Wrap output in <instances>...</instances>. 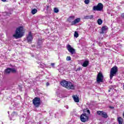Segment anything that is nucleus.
<instances>
[{
	"mask_svg": "<svg viewBox=\"0 0 124 124\" xmlns=\"http://www.w3.org/2000/svg\"><path fill=\"white\" fill-rule=\"evenodd\" d=\"M67 48L68 51H69V52H70V53H71L72 55H73V54L75 53V49L71 47V46H70V45H68L67 46Z\"/></svg>",
	"mask_w": 124,
	"mask_h": 124,
	"instance_id": "nucleus-11",
	"label": "nucleus"
},
{
	"mask_svg": "<svg viewBox=\"0 0 124 124\" xmlns=\"http://www.w3.org/2000/svg\"><path fill=\"white\" fill-rule=\"evenodd\" d=\"M87 113L88 114H90V110H87Z\"/></svg>",
	"mask_w": 124,
	"mask_h": 124,
	"instance_id": "nucleus-32",
	"label": "nucleus"
},
{
	"mask_svg": "<svg viewBox=\"0 0 124 124\" xmlns=\"http://www.w3.org/2000/svg\"><path fill=\"white\" fill-rule=\"evenodd\" d=\"M80 20L81 19H80V18H76L75 20L72 22V26H73V25H75L76 24H78V23H79Z\"/></svg>",
	"mask_w": 124,
	"mask_h": 124,
	"instance_id": "nucleus-12",
	"label": "nucleus"
},
{
	"mask_svg": "<svg viewBox=\"0 0 124 124\" xmlns=\"http://www.w3.org/2000/svg\"><path fill=\"white\" fill-rule=\"evenodd\" d=\"M97 23L98 25H101L102 24V20L98 19L97 20Z\"/></svg>",
	"mask_w": 124,
	"mask_h": 124,
	"instance_id": "nucleus-24",
	"label": "nucleus"
},
{
	"mask_svg": "<svg viewBox=\"0 0 124 124\" xmlns=\"http://www.w3.org/2000/svg\"><path fill=\"white\" fill-rule=\"evenodd\" d=\"M104 79V77L101 72H99L96 78L97 83H102L103 82V79Z\"/></svg>",
	"mask_w": 124,
	"mask_h": 124,
	"instance_id": "nucleus-5",
	"label": "nucleus"
},
{
	"mask_svg": "<svg viewBox=\"0 0 124 124\" xmlns=\"http://www.w3.org/2000/svg\"><path fill=\"white\" fill-rule=\"evenodd\" d=\"M42 43H43V40H42V39H39L37 43L38 45L40 46L42 44Z\"/></svg>",
	"mask_w": 124,
	"mask_h": 124,
	"instance_id": "nucleus-18",
	"label": "nucleus"
},
{
	"mask_svg": "<svg viewBox=\"0 0 124 124\" xmlns=\"http://www.w3.org/2000/svg\"><path fill=\"white\" fill-rule=\"evenodd\" d=\"M74 18H75L74 16H70V17L68 18V20L69 21V22H72V21H73V20H74Z\"/></svg>",
	"mask_w": 124,
	"mask_h": 124,
	"instance_id": "nucleus-21",
	"label": "nucleus"
},
{
	"mask_svg": "<svg viewBox=\"0 0 124 124\" xmlns=\"http://www.w3.org/2000/svg\"><path fill=\"white\" fill-rule=\"evenodd\" d=\"M2 0V1H3L4 2H5V1H6V0Z\"/></svg>",
	"mask_w": 124,
	"mask_h": 124,
	"instance_id": "nucleus-33",
	"label": "nucleus"
},
{
	"mask_svg": "<svg viewBox=\"0 0 124 124\" xmlns=\"http://www.w3.org/2000/svg\"><path fill=\"white\" fill-rule=\"evenodd\" d=\"M66 109H68V106H66Z\"/></svg>",
	"mask_w": 124,
	"mask_h": 124,
	"instance_id": "nucleus-34",
	"label": "nucleus"
},
{
	"mask_svg": "<svg viewBox=\"0 0 124 124\" xmlns=\"http://www.w3.org/2000/svg\"><path fill=\"white\" fill-rule=\"evenodd\" d=\"M84 2L85 4H88V3H90V0H85Z\"/></svg>",
	"mask_w": 124,
	"mask_h": 124,
	"instance_id": "nucleus-26",
	"label": "nucleus"
},
{
	"mask_svg": "<svg viewBox=\"0 0 124 124\" xmlns=\"http://www.w3.org/2000/svg\"><path fill=\"white\" fill-rule=\"evenodd\" d=\"M71 57L70 56H67L66 58V61H71Z\"/></svg>",
	"mask_w": 124,
	"mask_h": 124,
	"instance_id": "nucleus-27",
	"label": "nucleus"
},
{
	"mask_svg": "<svg viewBox=\"0 0 124 124\" xmlns=\"http://www.w3.org/2000/svg\"><path fill=\"white\" fill-rule=\"evenodd\" d=\"M50 85V83H49V82H47L46 83V87H48V86H49Z\"/></svg>",
	"mask_w": 124,
	"mask_h": 124,
	"instance_id": "nucleus-30",
	"label": "nucleus"
},
{
	"mask_svg": "<svg viewBox=\"0 0 124 124\" xmlns=\"http://www.w3.org/2000/svg\"><path fill=\"white\" fill-rule=\"evenodd\" d=\"M54 11L55 13H58V12L59 11V9H58V8H54Z\"/></svg>",
	"mask_w": 124,
	"mask_h": 124,
	"instance_id": "nucleus-25",
	"label": "nucleus"
},
{
	"mask_svg": "<svg viewBox=\"0 0 124 124\" xmlns=\"http://www.w3.org/2000/svg\"><path fill=\"white\" fill-rule=\"evenodd\" d=\"M108 29L107 26H104L102 28V31L100 32V33H104L105 31H106Z\"/></svg>",
	"mask_w": 124,
	"mask_h": 124,
	"instance_id": "nucleus-16",
	"label": "nucleus"
},
{
	"mask_svg": "<svg viewBox=\"0 0 124 124\" xmlns=\"http://www.w3.org/2000/svg\"><path fill=\"white\" fill-rule=\"evenodd\" d=\"M118 72V67L115 66L112 67L110 70V78L112 79L113 77L115 76Z\"/></svg>",
	"mask_w": 124,
	"mask_h": 124,
	"instance_id": "nucleus-3",
	"label": "nucleus"
},
{
	"mask_svg": "<svg viewBox=\"0 0 124 124\" xmlns=\"http://www.w3.org/2000/svg\"><path fill=\"white\" fill-rule=\"evenodd\" d=\"M50 10H52L51 9V6L47 5L46 7V11H50Z\"/></svg>",
	"mask_w": 124,
	"mask_h": 124,
	"instance_id": "nucleus-23",
	"label": "nucleus"
},
{
	"mask_svg": "<svg viewBox=\"0 0 124 124\" xmlns=\"http://www.w3.org/2000/svg\"><path fill=\"white\" fill-rule=\"evenodd\" d=\"M24 33H25L24 28L22 26H20L16 29L15 33L13 35V37H15L16 39H18V38H21V37L24 36Z\"/></svg>",
	"mask_w": 124,
	"mask_h": 124,
	"instance_id": "nucleus-1",
	"label": "nucleus"
},
{
	"mask_svg": "<svg viewBox=\"0 0 124 124\" xmlns=\"http://www.w3.org/2000/svg\"><path fill=\"white\" fill-rule=\"evenodd\" d=\"M37 13V10L36 9H34L31 10V14L33 15H34V14H35V13Z\"/></svg>",
	"mask_w": 124,
	"mask_h": 124,
	"instance_id": "nucleus-19",
	"label": "nucleus"
},
{
	"mask_svg": "<svg viewBox=\"0 0 124 124\" xmlns=\"http://www.w3.org/2000/svg\"><path fill=\"white\" fill-rule=\"evenodd\" d=\"M117 120L118 121L119 124H123V122H124V119L123 118L119 117L117 118Z\"/></svg>",
	"mask_w": 124,
	"mask_h": 124,
	"instance_id": "nucleus-17",
	"label": "nucleus"
},
{
	"mask_svg": "<svg viewBox=\"0 0 124 124\" xmlns=\"http://www.w3.org/2000/svg\"><path fill=\"white\" fill-rule=\"evenodd\" d=\"M80 62H81V64L82 66H83V67H87V66L89 65L90 61H89V60H85V61L81 60L80 61Z\"/></svg>",
	"mask_w": 124,
	"mask_h": 124,
	"instance_id": "nucleus-9",
	"label": "nucleus"
},
{
	"mask_svg": "<svg viewBox=\"0 0 124 124\" xmlns=\"http://www.w3.org/2000/svg\"><path fill=\"white\" fill-rule=\"evenodd\" d=\"M60 84L62 87L66 88L68 90H74L75 87L74 85L72 84V83L70 82V81H67L65 80H62Z\"/></svg>",
	"mask_w": 124,
	"mask_h": 124,
	"instance_id": "nucleus-2",
	"label": "nucleus"
},
{
	"mask_svg": "<svg viewBox=\"0 0 124 124\" xmlns=\"http://www.w3.org/2000/svg\"><path fill=\"white\" fill-rule=\"evenodd\" d=\"M108 93H110V90H108Z\"/></svg>",
	"mask_w": 124,
	"mask_h": 124,
	"instance_id": "nucleus-36",
	"label": "nucleus"
},
{
	"mask_svg": "<svg viewBox=\"0 0 124 124\" xmlns=\"http://www.w3.org/2000/svg\"><path fill=\"white\" fill-rule=\"evenodd\" d=\"M32 103L35 107H39L40 105V98L35 97L32 100Z\"/></svg>",
	"mask_w": 124,
	"mask_h": 124,
	"instance_id": "nucleus-6",
	"label": "nucleus"
},
{
	"mask_svg": "<svg viewBox=\"0 0 124 124\" xmlns=\"http://www.w3.org/2000/svg\"><path fill=\"white\" fill-rule=\"evenodd\" d=\"M27 39L28 42H29V43H31L32 39H33V37H32V35L31 34V32H29V34L27 37Z\"/></svg>",
	"mask_w": 124,
	"mask_h": 124,
	"instance_id": "nucleus-10",
	"label": "nucleus"
},
{
	"mask_svg": "<svg viewBox=\"0 0 124 124\" xmlns=\"http://www.w3.org/2000/svg\"><path fill=\"white\" fill-rule=\"evenodd\" d=\"M51 65H52V66H55V63H51Z\"/></svg>",
	"mask_w": 124,
	"mask_h": 124,
	"instance_id": "nucleus-31",
	"label": "nucleus"
},
{
	"mask_svg": "<svg viewBox=\"0 0 124 124\" xmlns=\"http://www.w3.org/2000/svg\"><path fill=\"white\" fill-rule=\"evenodd\" d=\"M74 36L75 37H76V38H77V37L79 36V34L78 33V32H77V31H75Z\"/></svg>",
	"mask_w": 124,
	"mask_h": 124,
	"instance_id": "nucleus-22",
	"label": "nucleus"
},
{
	"mask_svg": "<svg viewBox=\"0 0 124 124\" xmlns=\"http://www.w3.org/2000/svg\"><path fill=\"white\" fill-rule=\"evenodd\" d=\"M11 72H12V73H16L17 72V70L15 68H11Z\"/></svg>",
	"mask_w": 124,
	"mask_h": 124,
	"instance_id": "nucleus-20",
	"label": "nucleus"
},
{
	"mask_svg": "<svg viewBox=\"0 0 124 124\" xmlns=\"http://www.w3.org/2000/svg\"><path fill=\"white\" fill-rule=\"evenodd\" d=\"M121 17L122 18H123V19H124V13L122 14L121 15Z\"/></svg>",
	"mask_w": 124,
	"mask_h": 124,
	"instance_id": "nucleus-29",
	"label": "nucleus"
},
{
	"mask_svg": "<svg viewBox=\"0 0 124 124\" xmlns=\"http://www.w3.org/2000/svg\"><path fill=\"white\" fill-rule=\"evenodd\" d=\"M80 70H82L81 67H79L76 70V71H80Z\"/></svg>",
	"mask_w": 124,
	"mask_h": 124,
	"instance_id": "nucleus-28",
	"label": "nucleus"
},
{
	"mask_svg": "<svg viewBox=\"0 0 124 124\" xmlns=\"http://www.w3.org/2000/svg\"><path fill=\"white\" fill-rule=\"evenodd\" d=\"M80 121L82 122V123H86L89 120V117L87 116L86 113L82 114L80 116Z\"/></svg>",
	"mask_w": 124,
	"mask_h": 124,
	"instance_id": "nucleus-7",
	"label": "nucleus"
},
{
	"mask_svg": "<svg viewBox=\"0 0 124 124\" xmlns=\"http://www.w3.org/2000/svg\"><path fill=\"white\" fill-rule=\"evenodd\" d=\"M73 98L75 101V102L78 103L79 102V97L77 96V95H73Z\"/></svg>",
	"mask_w": 124,
	"mask_h": 124,
	"instance_id": "nucleus-13",
	"label": "nucleus"
},
{
	"mask_svg": "<svg viewBox=\"0 0 124 124\" xmlns=\"http://www.w3.org/2000/svg\"><path fill=\"white\" fill-rule=\"evenodd\" d=\"M123 88H124V85H123Z\"/></svg>",
	"mask_w": 124,
	"mask_h": 124,
	"instance_id": "nucleus-35",
	"label": "nucleus"
},
{
	"mask_svg": "<svg viewBox=\"0 0 124 124\" xmlns=\"http://www.w3.org/2000/svg\"><path fill=\"white\" fill-rule=\"evenodd\" d=\"M93 18V16L91 15V16H86L84 17V19L85 20H92Z\"/></svg>",
	"mask_w": 124,
	"mask_h": 124,
	"instance_id": "nucleus-14",
	"label": "nucleus"
},
{
	"mask_svg": "<svg viewBox=\"0 0 124 124\" xmlns=\"http://www.w3.org/2000/svg\"><path fill=\"white\" fill-rule=\"evenodd\" d=\"M97 115L99 116H102L103 118H105V119H107L108 118V115L106 112H104L103 111H97Z\"/></svg>",
	"mask_w": 124,
	"mask_h": 124,
	"instance_id": "nucleus-8",
	"label": "nucleus"
},
{
	"mask_svg": "<svg viewBox=\"0 0 124 124\" xmlns=\"http://www.w3.org/2000/svg\"><path fill=\"white\" fill-rule=\"evenodd\" d=\"M103 9V4L99 3L97 6H93V10L94 11H101Z\"/></svg>",
	"mask_w": 124,
	"mask_h": 124,
	"instance_id": "nucleus-4",
	"label": "nucleus"
},
{
	"mask_svg": "<svg viewBox=\"0 0 124 124\" xmlns=\"http://www.w3.org/2000/svg\"><path fill=\"white\" fill-rule=\"evenodd\" d=\"M5 74H10V72H11V68H8L5 69Z\"/></svg>",
	"mask_w": 124,
	"mask_h": 124,
	"instance_id": "nucleus-15",
	"label": "nucleus"
}]
</instances>
